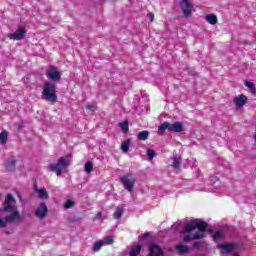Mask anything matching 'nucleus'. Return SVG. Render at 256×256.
I'll list each match as a JSON object with an SVG mask.
<instances>
[{"label":"nucleus","mask_w":256,"mask_h":256,"mask_svg":"<svg viewBox=\"0 0 256 256\" xmlns=\"http://www.w3.org/2000/svg\"><path fill=\"white\" fill-rule=\"evenodd\" d=\"M207 227H209V224L201 219L192 220L185 226L182 233H191V231H195L196 229H198L200 232L185 236L183 238L184 243H189V241H195L197 239H203V237H205V234L203 233L207 231Z\"/></svg>","instance_id":"nucleus-1"},{"label":"nucleus","mask_w":256,"mask_h":256,"mask_svg":"<svg viewBox=\"0 0 256 256\" xmlns=\"http://www.w3.org/2000/svg\"><path fill=\"white\" fill-rule=\"evenodd\" d=\"M42 99L50 101V103H57V85L52 82H46L43 86Z\"/></svg>","instance_id":"nucleus-2"},{"label":"nucleus","mask_w":256,"mask_h":256,"mask_svg":"<svg viewBox=\"0 0 256 256\" xmlns=\"http://www.w3.org/2000/svg\"><path fill=\"white\" fill-rule=\"evenodd\" d=\"M71 165V160L65 157H60L55 164H49L48 169L55 173L58 177L63 173V169H67Z\"/></svg>","instance_id":"nucleus-3"},{"label":"nucleus","mask_w":256,"mask_h":256,"mask_svg":"<svg viewBox=\"0 0 256 256\" xmlns=\"http://www.w3.org/2000/svg\"><path fill=\"white\" fill-rule=\"evenodd\" d=\"M120 182L128 193H133L135 183H137V178L135 177V174L128 173L120 176Z\"/></svg>","instance_id":"nucleus-4"},{"label":"nucleus","mask_w":256,"mask_h":256,"mask_svg":"<svg viewBox=\"0 0 256 256\" xmlns=\"http://www.w3.org/2000/svg\"><path fill=\"white\" fill-rule=\"evenodd\" d=\"M15 203H17V200H15V197H13V194H7L2 204L1 212L11 213V211H15V209H17Z\"/></svg>","instance_id":"nucleus-5"},{"label":"nucleus","mask_w":256,"mask_h":256,"mask_svg":"<svg viewBox=\"0 0 256 256\" xmlns=\"http://www.w3.org/2000/svg\"><path fill=\"white\" fill-rule=\"evenodd\" d=\"M179 5L183 12V17L189 19L191 13H193V4L189 0H180Z\"/></svg>","instance_id":"nucleus-6"},{"label":"nucleus","mask_w":256,"mask_h":256,"mask_svg":"<svg viewBox=\"0 0 256 256\" xmlns=\"http://www.w3.org/2000/svg\"><path fill=\"white\" fill-rule=\"evenodd\" d=\"M46 77H48L50 81H61V72H59V68H57V66H50L46 70Z\"/></svg>","instance_id":"nucleus-7"},{"label":"nucleus","mask_w":256,"mask_h":256,"mask_svg":"<svg viewBox=\"0 0 256 256\" xmlns=\"http://www.w3.org/2000/svg\"><path fill=\"white\" fill-rule=\"evenodd\" d=\"M25 35H27V30L23 27H19L14 33L8 34V39L12 41H21L25 39Z\"/></svg>","instance_id":"nucleus-8"},{"label":"nucleus","mask_w":256,"mask_h":256,"mask_svg":"<svg viewBox=\"0 0 256 256\" xmlns=\"http://www.w3.org/2000/svg\"><path fill=\"white\" fill-rule=\"evenodd\" d=\"M47 213H49L47 204H45V202H42L36 209L35 216L38 217V219H45L47 217Z\"/></svg>","instance_id":"nucleus-9"},{"label":"nucleus","mask_w":256,"mask_h":256,"mask_svg":"<svg viewBox=\"0 0 256 256\" xmlns=\"http://www.w3.org/2000/svg\"><path fill=\"white\" fill-rule=\"evenodd\" d=\"M11 214L5 216L6 223H13L14 221H19L21 219V214H19V211L17 208L10 211Z\"/></svg>","instance_id":"nucleus-10"},{"label":"nucleus","mask_w":256,"mask_h":256,"mask_svg":"<svg viewBox=\"0 0 256 256\" xmlns=\"http://www.w3.org/2000/svg\"><path fill=\"white\" fill-rule=\"evenodd\" d=\"M247 101H249V98H247L245 94H240L234 98V104L236 107H245V105H247Z\"/></svg>","instance_id":"nucleus-11"},{"label":"nucleus","mask_w":256,"mask_h":256,"mask_svg":"<svg viewBox=\"0 0 256 256\" xmlns=\"http://www.w3.org/2000/svg\"><path fill=\"white\" fill-rule=\"evenodd\" d=\"M149 251H150V256H163L164 252L163 249H161V247H159V245L157 244H150L149 245Z\"/></svg>","instance_id":"nucleus-12"},{"label":"nucleus","mask_w":256,"mask_h":256,"mask_svg":"<svg viewBox=\"0 0 256 256\" xmlns=\"http://www.w3.org/2000/svg\"><path fill=\"white\" fill-rule=\"evenodd\" d=\"M169 131L172 133H181L183 132V124L181 122L169 123Z\"/></svg>","instance_id":"nucleus-13"},{"label":"nucleus","mask_w":256,"mask_h":256,"mask_svg":"<svg viewBox=\"0 0 256 256\" xmlns=\"http://www.w3.org/2000/svg\"><path fill=\"white\" fill-rule=\"evenodd\" d=\"M237 247V244L235 243H222L219 248L223 249L222 253H231L233 251V249Z\"/></svg>","instance_id":"nucleus-14"},{"label":"nucleus","mask_w":256,"mask_h":256,"mask_svg":"<svg viewBox=\"0 0 256 256\" xmlns=\"http://www.w3.org/2000/svg\"><path fill=\"white\" fill-rule=\"evenodd\" d=\"M17 165V160L15 158H9L4 164L6 171H15V166Z\"/></svg>","instance_id":"nucleus-15"},{"label":"nucleus","mask_w":256,"mask_h":256,"mask_svg":"<svg viewBox=\"0 0 256 256\" xmlns=\"http://www.w3.org/2000/svg\"><path fill=\"white\" fill-rule=\"evenodd\" d=\"M35 191H36V193H38V196L40 199H49V193L47 192V190L45 188L39 189L36 186Z\"/></svg>","instance_id":"nucleus-16"},{"label":"nucleus","mask_w":256,"mask_h":256,"mask_svg":"<svg viewBox=\"0 0 256 256\" xmlns=\"http://www.w3.org/2000/svg\"><path fill=\"white\" fill-rule=\"evenodd\" d=\"M207 23H209L210 25H217L218 20H217V15L215 14H207L205 17Z\"/></svg>","instance_id":"nucleus-17"},{"label":"nucleus","mask_w":256,"mask_h":256,"mask_svg":"<svg viewBox=\"0 0 256 256\" xmlns=\"http://www.w3.org/2000/svg\"><path fill=\"white\" fill-rule=\"evenodd\" d=\"M150 132L147 130L141 131L137 135L139 141H147L149 139Z\"/></svg>","instance_id":"nucleus-18"},{"label":"nucleus","mask_w":256,"mask_h":256,"mask_svg":"<svg viewBox=\"0 0 256 256\" xmlns=\"http://www.w3.org/2000/svg\"><path fill=\"white\" fill-rule=\"evenodd\" d=\"M182 161L183 158H181V156H174L172 167H174V169H180Z\"/></svg>","instance_id":"nucleus-19"},{"label":"nucleus","mask_w":256,"mask_h":256,"mask_svg":"<svg viewBox=\"0 0 256 256\" xmlns=\"http://www.w3.org/2000/svg\"><path fill=\"white\" fill-rule=\"evenodd\" d=\"M124 212L125 208L123 206H118L114 212V219H121V217H123Z\"/></svg>","instance_id":"nucleus-20"},{"label":"nucleus","mask_w":256,"mask_h":256,"mask_svg":"<svg viewBox=\"0 0 256 256\" xmlns=\"http://www.w3.org/2000/svg\"><path fill=\"white\" fill-rule=\"evenodd\" d=\"M168 129L169 131V122H163L159 127H158V135H164L165 130Z\"/></svg>","instance_id":"nucleus-21"},{"label":"nucleus","mask_w":256,"mask_h":256,"mask_svg":"<svg viewBox=\"0 0 256 256\" xmlns=\"http://www.w3.org/2000/svg\"><path fill=\"white\" fill-rule=\"evenodd\" d=\"M119 127H120L122 133H124L125 135H126V133H129V122L128 121L120 122Z\"/></svg>","instance_id":"nucleus-22"},{"label":"nucleus","mask_w":256,"mask_h":256,"mask_svg":"<svg viewBox=\"0 0 256 256\" xmlns=\"http://www.w3.org/2000/svg\"><path fill=\"white\" fill-rule=\"evenodd\" d=\"M129 145H131V140L130 139H126L122 142L121 144V150L124 153H128L129 152Z\"/></svg>","instance_id":"nucleus-23"},{"label":"nucleus","mask_w":256,"mask_h":256,"mask_svg":"<svg viewBox=\"0 0 256 256\" xmlns=\"http://www.w3.org/2000/svg\"><path fill=\"white\" fill-rule=\"evenodd\" d=\"M141 249H143L142 245H136L134 246L130 251V256H137L139 253H141Z\"/></svg>","instance_id":"nucleus-24"},{"label":"nucleus","mask_w":256,"mask_h":256,"mask_svg":"<svg viewBox=\"0 0 256 256\" xmlns=\"http://www.w3.org/2000/svg\"><path fill=\"white\" fill-rule=\"evenodd\" d=\"M176 251H178L180 255H185V253L189 251V246L178 245L176 246Z\"/></svg>","instance_id":"nucleus-25"},{"label":"nucleus","mask_w":256,"mask_h":256,"mask_svg":"<svg viewBox=\"0 0 256 256\" xmlns=\"http://www.w3.org/2000/svg\"><path fill=\"white\" fill-rule=\"evenodd\" d=\"M84 171H85L86 173H88V175H89L90 173H92V172H93V162H91V161L86 162V164H85V166H84Z\"/></svg>","instance_id":"nucleus-26"},{"label":"nucleus","mask_w":256,"mask_h":256,"mask_svg":"<svg viewBox=\"0 0 256 256\" xmlns=\"http://www.w3.org/2000/svg\"><path fill=\"white\" fill-rule=\"evenodd\" d=\"M102 243H104V245H113L115 240L113 239V236H106L103 238Z\"/></svg>","instance_id":"nucleus-27"},{"label":"nucleus","mask_w":256,"mask_h":256,"mask_svg":"<svg viewBox=\"0 0 256 256\" xmlns=\"http://www.w3.org/2000/svg\"><path fill=\"white\" fill-rule=\"evenodd\" d=\"M7 137V131L4 130L0 133V143H2V145H5V143H7Z\"/></svg>","instance_id":"nucleus-28"},{"label":"nucleus","mask_w":256,"mask_h":256,"mask_svg":"<svg viewBox=\"0 0 256 256\" xmlns=\"http://www.w3.org/2000/svg\"><path fill=\"white\" fill-rule=\"evenodd\" d=\"M213 241H221L223 239V233L216 231L212 236Z\"/></svg>","instance_id":"nucleus-29"},{"label":"nucleus","mask_w":256,"mask_h":256,"mask_svg":"<svg viewBox=\"0 0 256 256\" xmlns=\"http://www.w3.org/2000/svg\"><path fill=\"white\" fill-rule=\"evenodd\" d=\"M75 206V202H73V200L68 199L65 204H64V208L65 209H71L72 207Z\"/></svg>","instance_id":"nucleus-30"},{"label":"nucleus","mask_w":256,"mask_h":256,"mask_svg":"<svg viewBox=\"0 0 256 256\" xmlns=\"http://www.w3.org/2000/svg\"><path fill=\"white\" fill-rule=\"evenodd\" d=\"M103 245H104L103 240L97 241L93 246V251H99V249H101Z\"/></svg>","instance_id":"nucleus-31"},{"label":"nucleus","mask_w":256,"mask_h":256,"mask_svg":"<svg viewBox=\"0 0 256 256\" xmlns=\"http://www.w3.org/2000/svg\"><path fill=\"white\" fill-rule=\"evenodd\" d=\"M86 109H88L89 111H92V113H95V111H97V105H95V104H88L86 106Z\"/></svg>","instance_id":"nucleus-32"},{"label":"nucleus","mask_w":256,"mask_h":256,"mask_svg":"<svg viewBox=\"0 0 256 256\" xmlns=\"http://www.w3.org/2000/svg\"><path fill=\"white\" fill-rule=\"evenodd\" d=\"M155 155H156L155 150L153 149L147 150V156L149 157V159H154Z\"/></svg>","instance_id":"nucleus-33"},{"label":"nucleus","mask_w":256,"mask_h":256,"mask_svg":"<svg viewBox=\"0 0 256 256\" xmlns=\"http://www.w3.org/2000/svg\"><path fill=\"white\" fill-rule=\"evenodd\" d=\"M245 86L248 87V89H253V87H255V84L253 82L246 81Z\"/></svg>","instance_id":"nucleus-34"},{"label":"nucleus","mask_w":256,"mask_h":256,"mask_svg":"<svg viewBox=\"0 0 256 256\" xmlns=\"http://www.w3.org/2000/svg\"><path fill=\"white\" fill-rule=\"evenodd\" d=\"M147 17H148V19H150V21H153L155 19V14H153V12H149L147 14Z\"/></svg>","instance_id":"nucleus-35"},{"label":"nucleus","mask_w":256,"mask_h":256,"mask_svg":"<svg viewBox=\"0 0 256 256\" xmlns=\"http://www.w3.org/2000/svg\"><path fill=\"white\" fill-rule=\"evenodd\" d=\"M193 247L194 249H201V242H194Z\"/></svg>","instance_id":"nucleus-36"},{"label":"nucleus","mask_w":256,"mask_h":256,"mask_svg":"<svg viewBox=\"0 0 256 256\" xmlns=\"http://www.w3.org/2000/svg\"><path fill=\"white\" fill-rule=\"evenodd\" d=\"M0 227L3 229L7 227V222L3 221V219L0 218Z\"/></svg>","instance_id":"nucleus-37"},{"label":"nucleus","mask_w":256,"mask_h":256,"mask_svg":"<svg viewBox=\"0 0 256 256\" xmlns=\"http://www.w3.org/2000/svg\"><path fill=\"white\" fill-rule=\"evenodd\" d=\"M250 93H252V95H256L255 86L253 88H250Z\"/></svg>","instance_id":"nucleus-38"},{"label":"nucleus","mask_w":256,"mask_h":256,"mask_svg":"<svg viewBox=\"0 0 256 256\" xmlns=\"http://www.w3.org/2000/svg\"><path fill=\"white\" fill-rule=\"evenodd\" d=\"M149 237V232H145L143 235H142V239H147Z\"/></svg>","instance_id":"nucleus-39"},{"label":"nucleus","mask_w":256,"mask_h":256,"mask_svg":"<svg viewBox=\"0 0 256 256\" xmlns=\"http://www.w3.org/2000/svg\"><path fill=\"white\" fill-rule=\"evenodd\" d=\"M103 217V214L101 213V212H98L97 214H96V218L97 219H101Z\"/></svg>","instance_id":"nucleus-40"},{"label":"nucleus","mask_w":256,"mask_h":256,"mask_svg":"<svg viewBox=\"0 0 256 256\" xmlns=\"http://www.w3.org/2000/svg\"><path fill=\"white\" fill-rule=\"evenodd\" d=\"M216 181H219V178H218V177H216Z\"/></svg>","instance_id":"nucleus-41"},{"label":"nucleus","mask_w":256,"mask_h":256,"mask_svg":"<svg viewBox=\"0 0 256 256\" xmlns=\"http://www.w3.org/2000/svg\"><path fill=\"white\" fill-rule=\"evenodd\" d=\"M7 235H9V232H6Z\"/></svg>","instance_id":"nucleus-42"}]
</instances>
